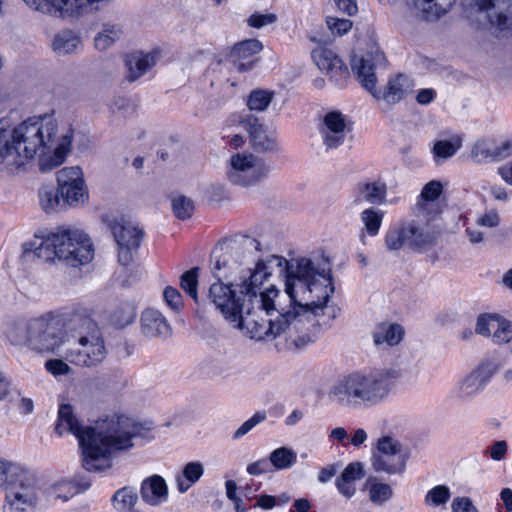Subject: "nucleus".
<instances>
[{"label": "nucleus", "instance_id": "1", "mask_svg": "<svg viewBox=\"0 0 512 512\" xmlns=\"http://www.w3.org/2000/svg\"><path fill=\"white\" fill-rule=\"evenodd\" d=\"M55 431L59 435L67 432L76 436L82 449L85 470L103 472L112 467L114 452L132 449L134 440L144 438L148 428L123 415H113L96 421L92 426H84L74 414L72 406L62 404L58 409Z\"/></svg>", "mask_w": 512, "mask_h": 512}, {"label": "nucleus", "instance_id": "2", "mask_svg": "<svg viewBox=\"0 0 512 512\" xmlns=\"http://www.w3.org/2000/svg\"><path fill=\"white\" fill-rule=\"evenodd\" d=\"M269 261L275 262L279 273L285 276V293L289 298V309L285 311L314 338L318 327L316 318L323 314L334 293L328 264L321 265L308 258L288 261L277 255H271Z\"/></svg>", "mask_w": 512, "mask_h": 512}, {"label": "nucleus", "instance_id": "3", "mask_svg": "<svg viewBox=\"0 0 512 512\" xmlns=\"http://www.w3.org/2000/svg\"><path fill=\"white\" fill-rule=\"evenodd\" d=\"M0 138V157L11 158L20 166L26 160L38 158L39 168L47 172L60 166L71 150L73 130L67 129L58 136V121L53 115L28 118L10 130L8 120Z\"/></svg>", "mask_w": 512, "mask_h": 512}, {"label": "nucleus", "instance_id": "4", "mask_svg": "<svg viewBox=\"0 0 512 512\" xmlns=\"http://www.w3.org/2000/svg\"><path fill=\"white\" fill-rule=\"evenodd\" d=\"M277 292L271 290L261 298H251V309L244 313L234 324L239 329H245L250 338L257 341L275 339L285 335L289 345L297 349L313 342V337L305 333L293 315L287 313L284 307L275 302Z\"/></svg>", "mask_w": 512, "mask_h": 512}, {"label": "nucleus", "instance_id": "5", "mask_svg": "<svg viewBox=\"0 0 512 512\" xmlns=\"http://www.w3.org/2000/svg\"><path fill=\"white\" fill-rule=\"evenodd\" d=\"M402 377L399 368L355 371L340 378L329 390V398L347 409L371 408L386 402L396 382Z\"/></svg>", "mask_w": 512, "mask_h": 512}, {"label": "nucleus", "instance_id": "6", "mask_svg": "<svg viewBox=\"0 0 512 512\" xmlns=\"http://www.w3.org/2000/svg\"><path fill=\"white\" fill-rule=\"evenodd\" d=\"M22 250L25 261L58 260L74 268L86 265L94 258L91 238L83 230L70 226L58 227L42 237L36 235L33 240L22 245Z\"/></svg>", "mask_w": 512, "mask_h": 512}, {"label": "nucleus", "instance_id": "7", "mask_svg": "<svg viewBox=\"0 0 512 512\" xmlns=\"http://www.w3.org/2000/svg\"><path fill=\"white\" fill-rule=\"evenodd\" d=\"M9 337L12 342L26 344L40 353L61 354L63 346L70 343L69 339L65 340L60 322L52 312L15 323Z\"/></svg>", "mask_w": 512, "mask_h": 512}, {"label": "nucleus", "instance_id": "8", "mask_svg": "<svg viewBox=\"0 0 512 512\" xmlns=\"http://www.w3.org/2000/svg\"><path fill=\"white\" fill-rule=\"evenodd\" d=\"M0 488L7 490L3 512H34L37 508V479L20 464L0 459Z\"/></svg>", "mask_w": 512, "mask_h": 512}, {"label": "nucleus", "instance_id": "9", "mask_svg": "<svg viewBox=\"0 0 512 512\" xmlns=\"http://www.w3.org/2000/svg\"><path fill=\"white\" fill-rule=\"evenodd\" d=\"M67 332L74 341L64 352V358L77 366L93 367L106 357L103 337L96 324L89 318L76 317L67 324Z\"/></svg>", "mask_w": 512, "mask_h": 512}, {"label": "nucleus", "instance_id": "10", "mask_svg": "<svg viewBox=\"0 0 512 512\" xmlns=\"http://www.w3.org/2000/svg\"><path fill=\"white\" fill-rule=\"evenodd\" d=\"M463 16L476 29H512V0H463Z\"/></svg>", "mask_w": 512, "mask_h": 512}, {"label": "nucleus", "instance_id": "11", "mask_svg": "<svg viewBox=\"0 0 512 512\" xmlns=\"http://www.w3.org/2000/svg\"><path fill=\"white\" fill-rule=\"evenodd\" d=\"M113 0H23L33 11L66 21H80Z\"/></svg>", "mask_w": 512, "mask_h": 512}, {"label": "nucleus", "instance_id": "12", "mask_svg": "<svg viewBox=\"0 0 512 512\" xmlns=\"http://www.w3.org/2000/svg\"><path fill=\"white\" fill-rule=\"evenodd\" d=\"M228 273H219L217 281L212 283L208 290V301L215 310L219 311L226 320L235 324L244 313H248L251 309L250 301L247 300L246 294L241 285L226 284L220 280L221 277H227Z\"/></svg>", "mask_w": 512, "mask_h": 512}, {"label": "nucleus", "instance_id": "13", "mask_svg": "<svg viewBox=\"0 0 512 512\" xmlns=\"http://www.w3.org/2000/svg\"><path fill=\"white\" fill-rule=\"evenodd\" d=\"M407 456L401 442L393 436L383 435L375 443L371 465L375 472L401 474L406 468Z\"/></svg>", "mask_w": 512, "mask_h": 512}, {"label": "nucleus", "instance_id": "14", "mask_svg": "<svg viewBox=\"0 0 512 512\" xmlns=\"http://www.w3.org/2000/svg\"><path fill=\"white\" fill-rule=\"evenodd\" d=\"M270 166L252 154L237 153L231 156L226 175L234 185L250 186L270 173Z\"/></svg>", "mask_w": 512, "mask_h": 512}, {"label": "nucleus", "instance_id": "15", "mask_svg": "<svg viewBox=\"0 0 512 512\" xmlns=\"http://www.w3.org/2000/svg\"><path fill=\"white\" fill-rule=\"evenodd\" d=\"M260 249V243L250 236H240L229 240L219 254H215V263L212 271L215 277L223 271L234 270L241 265L245 258Z\"/></svg>", "mask_w": 512, "mask_h": 512}, {"label": "nucleus", "instance_id": "16", "mask_svg": "<svg viewBox=\"0 0 512 512\" xmlns=\"http://www.w3.org/2000/svg\"><path fill=\"white\" fill-rule=\"evenodd\" d=\"M498 364L491 359L481 361L477 367L459 379L453 394L460 400H470L481 393L492 376L497 372Z\"/></svg>", "mask_w": 512, "mask_h": 512}, {"label": "nucleus", "instance_id": "17", "mask_svg": "<svg viewBox=\"0 0 512 512\" xmlns=\"http://www.w3.org/2000/svg\"><path fill=\"white\" fill-rule=\"evenodd\" d=\"M58 189L64 203L69 206H78L87 202L88 188L84 173L79 166L64 167L56 174Z\"/></svg>", "mask_w": 512, "mask_h": 512}, {"label": "nucleus", "instance_id": "18", "mask_svg": "<svg viewBox=\"0 0 512 512\" xmlns=\"http://www.w3.org/2000/svg\"><path fill=\"white\" fill-rule=\"evenodd\" d=\"M110 229L118 245L119 262L128 265L133 260V253L137 251L144 237V232L139 227L125 222L124 220H113Z\"/></svg>", "mask_w": 512, "mask_h": 512}, {"label": "nucleus", "instance_id": "19", "mask_svg": "<svg viewBox=\"0 0 512 512\" xmlns=\"http://www.w3.org/2000/svg\"><path fill=\"white\" fill-rule=\"evenodd\" d=\"M317 67L328 75L336 85L344 86L349 78L348 68L339 56L329 48L318 47L311 53Z\"/></svg>", "mask_w": 512, "mask_h": 512}, {"label": "nucleus", "instance_id": "20", "mask_svg": "<svg viewBox=\"0 0 512 512\" xmlns=\"http://www.w3.org/2000/svg\"><path fill=\"white\" fill-rule=\"evenodd\" d=\"M350 131L346 116L338 111L328 112L323 118V124L320 127V133L323 143L327 148H337L340 146L347 133Z\"/></svg>", "mask_w": 512, "mask_h": 512}, {"label": "nucleus", "instance_id": "21", "mask_svg": "<svg viewBox=\"0 0 512 512\" xmlns=\"http://www.w3.org/2000/svg\"><path fill=\"white\" fill-rule=\"evenodd\" d=\"M269 260L270 256L266 260H259L255 265V269L251 272L249 279L244 280L241 284L247 300L250 301V303H252V295L253 297L255 296V298H261L271 290L277 292V296L279 295V290L274 286L267 288L265 291H259L264 281L271 276V266L275 265V262L270 263Z\"/></svg>", "mask_w": 512, "mask_h": 512}, {"label": "nucleus", "instance_id": "22", "mask_svg": "<svg viewBox=\"0 0 512 512\" xmlns=\"http://www.w3.org/2000/svg\"><path fill=\"white\" fill-rule=\"evenodd\" d=\"M262 48L261 42L256 39L245 40L232 47L229 58L237 71L247 72L254 67Z\"/></svg>", "mask_w": 512, "mask_h": 512}, {"label": "nucleus", "instance_id": "23", "mask_svg": "<svg viewBox=\"0 0 512 512\" xmlns=\"http://www.w3.org/2000/svg\"><path fill=\"white\" fill-rule=\"evenodd\" d=\"M512 154V143L508 140L499 143L483 140L474 144L471 150V158L476 163L498 161Z\"/></svg>", "mask_w": 512, "mask_h": 512}, {"label": "nucleus", "instance_id": "24", "mask_svg": "<svg viewBox=\"0 0 512 512\" xmlns=\"http://www.w3.org/2000/svg\"><path fill=\"white\" fill-rule=\"evenodd\" d=\"M89 487V481L61 479L47 486L44 494L49 502H66Z\"/></svg>", "mask_w": 512, "mask_h": 512}, {"label": "nucleus", "instance_id": "25", "mask_svg": "<svg viewBox=\"0 0 512 512\" xmlns=\"http://www.w3.org/2000/svg\"><path fill=\"white\" fill-rule=\"evenodd\" d=\"M162 57V49L154 48L150 52H137L126 59L128 69L127 78L133 82L147 73Z\"/></svg>", "mask_w": 512, "mask_h": 512}, {"label": "nucleus", "instance_id": "26", "mask_svg": "<svg viewBox=\"0 0 512 512\" xmlns=\"http://www.w3.org/2000/svg\"><path fill=\"white\" fill-rule=\"evenodd\" d=\"M405 247L420 250L434 243L435 237L414 220L398 224Z\"/></svg>", "mask_w": 512, "mask_h": 512}, {"label": "nucleus", "instance_id": "27", "mask_svg": "<svg viewBox=\"0 0 512 512\" xmlns=\"http://www.w3.org/2000/svg\"><path fill=\"white\" fill-rule=\"evenodd\" d=\"M351 68L361 85L369 91L374 98H381L380 92L376 89L377 80L371 55H354L351 59Z\"/></svg>", "mask_w": 512, "mask_h": 512}, {"label": "nucleus", "instance_id": "28", "mask_svg": "<svg viewBox=\"0 0 512 512\" xmlns=\"http://www.w3.org/2000/svg\"><path fill=\"white\" fill-rule=\"evenodd\" d=\"M141 331L147 337L167 338L171 335V327L162 313L148 308L141 315Z\"/></svg>", "mask_w": 512, "mask_h": 512}, {"label": "nucleus", "instance_id": "29", "mask_svg": "<svg viewBox=\"0 0 512 512\" xmlns=\"http://www.w3.org/2000/svg\"><path fill=\"white\" fill-rule=\"evenodd\" d=\"M83 41L79 32L64 28L55 33L51 42V48L59 56L75 54L83 49Z\"/></svg>", "mask_w": 512, "mask_h": 512}, {"label": "nucleus", "instance_id": "30", "mask_svg": "<svg viewBox=\"0 0 512 512\" xmlns=\"http://www.w3.org/2000/svg\"><path fill=\"white\" fill-rule=\"evenodd\" d=\"M365 476L363 463L359 461L349 463L335 481L339 493L345 498H352L356 493V481Z\"/></svg>", "mask_w": 512, "mask_h": 512}, {"label": "nucleus", "instance_id": "31", "mask_svg": "<svg viewBox=\"0 0 512 512\" xmlns=\"http://www.w3.org/2000/svg\"><path fill=\"white\" fill-rule=\"evenodd\" d=\"M141 497L152 506H158L168 499V486L160 475H152L142 481Z\"/></svg>", "mask_w": 512, "mask_h": 512}, {"label": "nucleus", "instance_id": "32", "mask_svg": "<svg viewBox=\"0 0 512 512\" xmlns=\"http://www.w3.org/2000/svg\"><path fill=\"white\" fill-rule=\"evenodd\" d=\"M387 186L384 182L363 181L357 184L355 188V203L361 204L363 201L371 205H380L385 203Z\"/></svg>", "mask_w": 512, "mask_h": 512}, {"label": "nucleus", "instance_id": "33", "mask_svg": "<svg viewBox=\"0 0 512 512\" xmlns=\"http://www.w3.org/2000/svg\"><path fill=\"white\" fill-rule=\"evenodd\" d=\"M249 134L255 150L263 153L279 151L275 134L268 132L256 119L249 123Z\"/></svg>", "mask_w": 512, "mask_h": 512}, {"label": "nucleus", "instance_id": "34", "mask_svg": "<svg viewBox=\"0 0 512 512\" xmlns=\"http://www.w3.org/2000/svg\"><path fill=\"white\" fill-rule=\"evenodd\" d=\"M413 88V81L404 74L391 78L382 94L388 104H396L408 95Z\"/></svg>", "mask_w": 512, "mask_h": 512}, {"label": "nucleus", "instance_id": "35", "mask_svg": "<svg viewBox=\"0 0 512 512\" xmlns=\"http://www.w3.org/2000/svg\"><path fill=\"white\" fill-rule=\"evenodd\" d=\"M404 336V329L396 323H380L373 330L372 337L376 346H396Z\"/></svg>", "mask_w": 512, "mask_h": 512}, {"label": "nucleus", "instance_id": "36", "mask_svg": "<svg viewBox=\"0 0 512 512\" xmlns=\"http://www.w3.org/2000/svg\"><path fill=\"white\" fill-rule=\"evenodd\" d=\"M123 28L118 23L105 22L93 38V45L97 51L104 52L110 49L123 36Z\"/></svg>", "mask_w": 512, "mask_h": 512}, {"label": "nucleus", "instance_id": "37", "mask_svg": "<svg viewBox=\"0 0 512 512\" xmlns=\"http://www.w3.org/2000/svg\"><path fill=\"white\" fill-rule=\"evenodd\" d=\"M204 474V466L199 461L188 462L182 471L175 476L177 489L180 493L187 492Z\"/></svg>", "mask_w": 512, "mask_h": 512}, {"label": "nucleus", "instance_id": "38", "mask_svg": "<svg viewBox=\"0 0 512 512\" xmlns=\"http://www.w3.org/2000/svg\"><path fill=\"white\" fill-rule=\"evenodd\" d=\"M365 489L368 491L370 501L376 505L385 503L393 496L390 485L381 482L377 477H369L365 482Z\"/></svg>", "mask_w": 512, "mask_h": 512}, {"label": "nucleus", "instance_id": "39", "mask_svg": "<svg viewBox=\"0 0 512 512\" xmlns=\"http://www.w3.org/2000/svg\"><path fill=\"white\" fill-rule=\"evenodd\" d=\"M268 460L275 470H287L296 464L297 453L292 448L282 446L273 450Z\"/></svg>", "mask_w": 512, "mask_h": 512}, {"label": "nucleus", "instance_id": "40", "mask_svg": "<svg viewBox=\"0 0 512 512\" xmlns=\"http://www.w3.org/2000/svg\"><path fill=\"white\" fill-rule=\"evenodd\" d=\"M384 215L383 211L374 207L364 209L361 212L360 219L369 236L374 237L378 235Z\"/></svg>", "mask_w": 512, "mask_h": 512}, {"label": "nucleus", "instance_id": "41", "mask_svg": "<svg viewBox=\"0 0 512 512\" xmlns=\"http://www.w3.org/2000/svg\"><path fill=\"white\" fill-rule=\"evenodd\" d=\"M462 141L459 137H453L450 140L436 141L431 149L434 159L446 160L456 154L461 148Z\"/></svg>", "mask_w": 512, "mask_h": 512}, {"label": "nucleus", "instance_id": "42", "mask_svg": "<svg viewBox=\"0 0 512 512\" xmlns=\"http://www.w3.org/2000/svg\"><path fill=\"white\" fill-rule=\"evenodd\" d=\"M61 195L58 188L52 185H44L39 190V202L42 209L47 212H53L59 206Z\"/></svg>", "mask_w": 512, "mask_h": 512}, {"label": "nucleus", "instance_id": "43", "mask_svg": "<svg viewBox=\"0 0 512 512\" xmlns=\"http://www.w3.org/2000/svg\"><path fill=\"white\" fill-rule=\"evenodd\" d=\"M137 500V493L129 487L119 489L112 497L113 506L118 511H127L132 509Z\"/></svg>", "mask_w": 512, "mask_h": 512}, {"label": "nucleus", "instance_id": "44", "mask_svg": "<svg viewBox=\"0 0 512 512\" xmlns=\"http://www.w3.org/2000/svg\"><path fill=\"white\" fill-rule=\"evenodd\" d=\"M274 97V92L262 89L253 90L247 100V106L252 111H265Z\"/></svg>", "mask_w": 512, "mask_h": 512}, {"label": "nucleus", "instance_id": "45", "mask_svg": "<svg viewBox=\"0 0 512 512\" xmlns=\"http://www.w3.org/2000/svg\"><path fill=\"white\" fill-rule=\"evenodd\" d=\"M491 338L497 345L510 343L512 341V322L498 315Z\"/></svg>", "mask_w": 512, "mask_h": 512}, {"label": "nucleus", "instance_id": "46", "mask_svg": "<svg viewBox=\"0 0 512 512\" xmlns=\"http://www.w3.org/2000/svg\"><path fill=\"white\" fill-rule=\"evenodd\" d=\"M200 269L199 267H193L190 270L184 272L180 278V286L184 292L189 295L196 303H198V277Z\"/></svg>", "mask_w": 512, "mask_h": 512}, {"label": "nucleus", "instance_id": "47", "mask_svg": "<svg viewBox=\"0 0 512 512\" xmlns=\"http://www.w3.org/2000/svg\"><path fill=\"white\" fill-rule=\"evenodd\" d=\"M451 497L450 489L445 485H438L429 490L425 496L428 506L437 507L445 505Z\"/></svg>", "mask_w": 512, "mask_h": 512}, {"label": "nucleus", "instance_id": "48", "mask_svg": "<svg viewBox=\"0 0 512 512\" xmlns=\"http://www.w3.org/2000/svg\"><path fill=\"white\" fill-rule=\"evenodd\" d=\"M172 209L177 218L185 220L192 216L194 204L190 198L180 195L172 200Z\"/></svg>", "mask_w": 512, "mask_h": 512}, {"label": "nucleus", "instance_id": "49", "mask_svg": "<svg viewBox=\"0 0 512 512\" xmlns=\"http://www.w3.org/2000/svg\"><path fill=\"white\" fill-rule=\"evenodd\" d=\"M497 314H481L476 321L475 332L483 337H492L495 321H497Z\"/></svg>", "mask_w": 512, "mask_h": 512}, {"label": "nucleus", "instance_id": "50", "mask_svg": "<svg viewBox=\"0 0 512 512\" xmlns=\"http://www.w3.org/2000/svg\"><path fill=\"white\" fill-rule=\"evenodd\" d=\"M136 318V311L133 305L125 304L116 310L113 314L114 324L119 327H125L131 324Z\"/></svg>", "mask_w": 512, "mask_h": 512}, {"label": "nucleus", "instance_id": "51", "mask_svg": "<svg viewBox=\"0 0 512 512\" xmlns=\"http://www.w3.org/2000/svg\"><path fill=\"white\" fill-rule=\"evenodd\" d=\"M431 1V9L430 12V21H437L440 18L444 17L448 14L456 0H430Z\"/></svg>", "mask_w": 512, "mask_h": 512}, {"label": "nucleus", "instance_id": "52", "mask_svg": "<svg viewBox=\"0 0 512 512\" xmlns=\"http://www.w3.org/2000/svg\"><path fill=\"white\" fill-rule=\"evenodd\" d=\"M384 242L388 251H399L405 247L398 225L391 227L385 233Z\"/></svg>", "mask_w": 512, "mask_h": 512}, {"label": "nucleus", "instance_id": "53", "mask_svg": "<svg viewBox=\"0 0 512 512\" xmlns=\"http://www.w3.org/2000/svg\"><path fill=\"white\" fill-rule=\"evenodd\" d=\"M266 419L265 412H257L247 421H245L233 434V439L237 440L248 434L255 426Z\"/></svg>", "mask_w": 512, "mask_h": 512}, {"label": "nucleus", "instance_id": "54", "mask_svg": "<svg viewBox=\"0 0 512 512\" xmlns=\"http://www.w3.org/2000/svg\"><path fill=\"white\" fill-rule=\"evenodd\" d=\"M327 26L329 30L337 36H342L349 32L352 28V22L349 19H342L336 17H328Z\"/></svg>", "mask_w": 512, "mask_h": 512}, {"label": "nucleus", "instance_id": "55", "mask_svg": "<svg viewBox=\"0 0 512 512\" xmlns=\"http://www.w3.org/2000/svg\"><path fill=\"white\" fill-rule=\"evenodd\" d=\"M277 21V15L274 13H253L247 20V23L250 27L260 29L264 26L273 24Z\"/></svg>", "mask_w": 512, "mask_h": 512}, {"label": "nucleus", "instance_id": "56", "mask_svg": "<svg viewBox=\"0 0 512 512\" xmlns=\"http://www.w3.org/2000/svg\"><path fill=\"white\" fill-rule=\"evenodd\" d=\"M442 190V184L439 181L432 180L423 187L420 198L424 201H434L440 196Z\"/></svg>", "mask_w": 512, "mask_h": 512}, {"label": "nucleus", "instance_id": "57", "mask_svg": "<svg viewBox=\"0 0 512 512\" xmlns=\"http://www.w3.org/2000/svg\"><path fill=\"white\" fill-rule=\"evenodd\" d=\"M45 367L54 376L67 375L71 371L70 366L61 359H50Z\"/></svg>", "mask_w": 512, "mask_h": 512}, {"label": "nucleus", "instance_id": "58", "mask_svg": "<svg viewBox=\"0 0 512 512\" xmlns=\"http://www.w3.org/2000/svg\"><path fill=\"white\" fill-rule=\"evenodd\" d=\"M499 223V214L494 210L487 211L484 214L479 215L476 219V225L482 227L494 228L498 226Z\"/></svg>", "mask_w": 512, "mask_h": 512}, {"label": "nucleus", "instance_id": "59", "mask_svg": "<svg viewBox=\"0 0 512 512\" xmlns=\"http://www.w3.org/2000/svg\"><path fill=\"white\" fill-rule=\"evenodd\" d=\"M415 10L417 16L425 21H430L431 1L430 0H408Z\"/></svg>", "mask_w": 512, "mask_h": 512}, {"label": "nucleus", "instance_id": "60", "mask_svg": "<svg viewBox=\"0 0 512 512\" xmlns=\"http://www.w3.org/2000/svg\"><path fill=\"white\" fill-rule=\"evenodd\" d=\"M452 512H478L468 497L454 498L451 504Z\"/></svg>", "mask_w": 512, "mask_h": 512}, {"label": "nucleus", "instance_id": "61", "mask_svg": "<svg viewBox=\"0 0 512 512\" xmlns=\"http://www.w3.org/2000/svg\"><path fill=\"white\" fill-rule=\"evenodd\" d=\"M164 299L166 303L172 308V309H179L182 305V297L179 291L176 288L173 287H166L163 293Z\"/></svg>", "mask_w": 512, "mask_h": 512}, {"label": "nucleus", "instance_id": "62", "mask_svg": "<svg viewBox=\"0 0 512 512\" xmlns=\"http://www.w3.org/2000/svg\"><path fill=\"white\" fill-rule=\"evenodd\" d=\"M270 469V463L268 459H260L251 464H249L246 468V471L250 475H261L267 473Z\"/></svg>", "mask_w": 512, "mask_h": 512}, {"label": "nucleus", "instance_id": "63", "mask_svg": "<svg viewBox=\"0 0 512 512\" xmlns=\"http://www.w3.org/2000/svg\"><path fill=\"white\" fill-rule=\"evenodd\" d=\"M508 449V445L506 441L500 440L496 441L490 448H489V455L492 460L499 461L504 458L506 452Z\"/></svg>", "mask_w": 512, "mask_h": 512}, {"label": "nucleus", "instance_id": "64", "mask_svg": "<svg viewBox=\"0 0 512 512\" xmlns=\"http://www.w3.org/2000/svg\"><path fill=\"white\" fill-rule=\"evenodd\" d=\"M339 465L338 464H330L323 467L318 474V481L320 483H327L330 481L338 472Z\"/></svg>", "mask_w": 512, "mask_h": 512}]
</instances>
